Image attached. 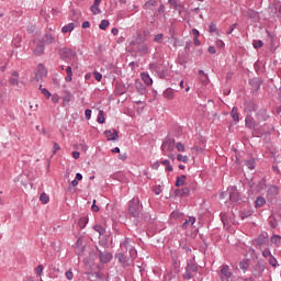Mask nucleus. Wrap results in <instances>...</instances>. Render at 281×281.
I'll return each instance as SVG.
<instances>
[{
	"mask_svg": "<svg viewBox=\"0 0 281 281\" xmlns=\"http://www.w3.org/2000/svg\"><path fill=\"white\" fill-rule=\"evenodd\" d=\"M245 126L247 128H256L258 126V123H256L255 119L250 116V114H247L245 117Z\"/></svg>",
	"mask_w": 281,
	"mask_h": 281,
	"instance_id": "1a4fd4ad",
	"label": "nucleus"
},
{
	"mask_svg": "<svg viewBox=\"0 0 281 281\" xmlns=\"http://www.w3.org/2000/svg\"><path fill=\"white\" fill-rule=\"evenodd\" d=\"M192 34L194 35V38H199L200 32L196 29L192 30Z\"/></svg>",
	"mask_w": 281,
	"mask_h": 281,
	"instance_id": "e2e57ef3",
	"label": "nucleus"
},
{
	"mask_svg": "<svg viewBox=\"0 0 281 281\" xmlns=\"http://www.w3.org/2000/svg\"><path fill=\"white\" fill-rule=\"evenodd\" d=\"M75 27H76L75 23H69L61 27V33L63 34L71 33V32H74Z\"/></svg>",
	"mask_w": 281,
	"mask_h": 281,
	"instance_id": "a211bd4d",
	"label": "nucleus"
},
{
	"mask_svg": "<svg viewBox=\"0 0 281 281\" xmlns=\"http://www.w3.org/2000/svg\"><path fill=\"white\" fill-rule=\"evenodd\" d=\"M82 27H83V30H87L88 27H91L90 22L89 21L83 22Z\"/></svg>",
	"mask_w": 281,
	"mask_h": 281,
	"instance_id": "0e129e2a",
	"label": "nucleus"
},
{
	"mask_svg": "<svg viewBox=\"0 0 281 281\" xmlns=\"http://www.w3.org/2000/svg\"><path fill=\"white\" fill-rule=\"evenodd\" d=\"M186 180H187L186 176L178 177L177 181H176V187H182L184 184Z\"/></svg>",
	"mask_w": 281,
	"mask_h": 281,
	"instance_id": "c756f323",
	"label": "nucleus"
},
{
	"mask_svg": "<svg viewBox=\"0 0 281 281\" xmlns=\"http://www.w3.org/2000/svg\"><path fill=\"white\" fill-rule=\"evenodd\" d=\"M140 78L146 86H148V87L151 86L153 79L149 77V75L147 72H142Z\"/></svg>",
	"mask_w": 281,
	"mask_h": 281,
	"instance_id": "6ab92c4d",
	"label": "nucleus"
},
{
	"mask_svg": "<svg viewBox=\"0 0 281 281\" xmlns=\"http://www.w3.org/2000/svg\"><path fill=\"white\" fill-rule=\"evenodd\" d=\"M72 100V93L69 91H65V95L63 97L64 103H69Z\"/></svg>",
	"mask_w": 281,
	"mask_h": 281,
	"instance_id": "393cba45",
	"label": "nucleus"
},
{
	"mask_svg": "<svg viewBox=\"0 0 281 281\" xmlns=\"http://www.w3.org/2000/svg\"><path fill=\"white\" fill-rule=\"evenodd\" d=\"M255 204H256V207H261V206H263L266 204V199L261 198V196H258L256 199Z\"/></svg>",
	"mask_w": 281,
	"mask_h": 281,
	"instance_id": "c85d7f7f",
	"label": "nucleus"
},
{
	"mask_svg": "<svg viewBox=\"0 0 281 281\" xmlns=\"http://www.w3.org/2000/svg\"><path fill=\"white\" fill-rule=\"evenodd\" d=\"M250 263L248 260H243L239 262V269L246 273L248 271V268H249Z\"/></svg>",
	"mask_w": 281,
	"mask_h": 281,
	"instance_id": "5701e85b",
	"label": "nucleus"
},
{
	"mask_svg": "<svg viewBox=\"0 0 281 281\" xmlns=\"http://www.w3.org/2000/svg\"><path fill=\"white\" fill-rule=\"evenodd\" d=\"M246 167L250 170L255 169V161L254 160H248L245 162Z\"/></svg>",
	"mask_w": 281,
	"mask_h": 281,
	"instance_id": "de8ad7c7",
	"label": "nucleus"
},
{
	"mask_svg": "<svg viewBox=\"0 0 281 281\" xmlns=\"http://www.w3.org/2000/svg\"><path fill=\"white\" fill-rule=\"evenodd\" d=\"M111 33H112V35L117 36V34H120V30H117V27H113L111 30Z\"/></svg>",
	"mask_w": 281,
	"mask_h": 281,
	"instance_id": "052dcab7",
	"label": "nucleus"
},
{
	"mask_svg": "<svg viewBox=\"0 0 281 281\" xmlns=\"http://www.w3.org/2000/svg\"><path fill=\"white\" fill-rule=\"evenodd\" d=\"M135 86H136V89L138 90V92H143L144 89H145L144 86L142 85V82L138 79H136Z\"/></svg>",
	"mask_w": 281,
	"mask_h": 281,
	"instance_id": "ea45409f",
	"label": "nucleus"
},
{
	"mask_svg": "<svg viewBox=\"0 0 281 281\" xmlns=\"http://www.w3.org/2000/svg\"><path fill=\"white\" fill-rule=\"evenodd\" d=\"M169 3H170V7H171L172 9H176V10H178L179 12H181L182 9H183V7L181 5V3L178 2L177 0H169Z\"/></svg>",
	"mask_w": 281,
	"mask_h": 281,
	"instance_id": "aec40b11",
	"label": "nucleus"
},
{
	"mask_svg": "<svg viewBox=\"0 0 281 281\" xmlns=\"http://www.w3.org/2000/svg\"><path fill=\"white\" fill-rule=\"evenodd\" d=\"M268 261H269V265H270L271 267H273V268H276L277 265H278L277 258H276L274 256H272V255L268 258Z\"/></svg>",
	"mask_w": 281,
	"mask_h": 281,
	"instance_id": "f704fd0d",
	"label": "nucleus"
},
{
	"mask_svg": "<svg viewBox=\"0 0 281 281\" xmlns=\"http://www.w3.org/2000/svg\"><path fill=\"white\" fill-rule=\"evenodd\" d=\"M55 42V37L53 34L47 33L45 34V44L49 45L53 44Z\"/></svg>",
	"mask_w": 281,
	"mask_h": 281,
	"instance_id": "a878e982",
	"label": "nucleus"
},
{
	"mask_svg": "<svg viewBox=\"0 0 281 281\" xmlns=\"http://www.w3.org/2000/svg\"><path fill=\"white\" fill-rule=\"evenodd\" d=\"M199 76H200V83L203 87H207L210 83V79H209V76L204 72V70H200Z\"/></svg>",
	"mask_w": 281,
	"mask_h": 281,
	"instance_id": "f8f14e48",
	"label": "nucleus"
},
{
	"mask_svg": "<svg viewBox=\"0 0 281 281\" xmlns=\"http://www.w3.org/2000/svg\"><path fill=\"white\" fill-rule=\"evenodd\" d=\"M104 134L109 142L117 140L120 138L117 130H105Z\"/></svg>",
	"mask_w": 281,
	"mask_h": 281,
	"instance_id": "423d86ee",
	"label": "nucleus"
},
{
	"mask_svg": "<svg viewBox=\"0 0 281 281\" xmlns=\"http://www.w3.org/2000/svg\"><path fill=\"white\" fill-rule=\"evenodd\" d=\"M190 193V189L189 188H184V189H182V191H181V195L182 196H186V195H188Z\"/></svg>",
	"mask_w": 281,
	"mask_h": 281,
	"instance_id": "13d9d810",
	"label": "nucleus"
},
{
	"mask_svg": "<svg viewBox=\"0 0 281 281\" xmlns=\"http://www.w3.org/2000/svg\"><path fill=\"white\" fill-rule=\"evenodd\" d=\"M216 47L218 49H223V48H225V43L222 40H217L216 41Z\"/></svg>",
	"mask_w": 281,
	"mask_h": 281,
	"instance_id": "8fccbe9b",
	"label": "nucleus"
},
{
	"mask_svg": "<svg viewBox=\"0 0 281 281\" xmlns=\"http://www.w3.org/2000/svg\"><path fill=\"white\" fill-rule=\"evenodd\" d=\"M53 148H54L53 154H56L58 150H60V146L57 143H54Z\"/></svg>",
	"mask_w": 281,
	"mask_h": 281,
	"instance_id": "bf43d9fd",
	"label": "nucleus"
},
{
	"mask_svg": "<svg viewBox=\"0 0 281 281\" xmlns=\"http://www.w3.org/2000/svg\"><path fill=\"white\" fill-rule=\"evenodd\" d=\"M85 116L87 120H91V116H92V110L90 109H86L85 111Z\"/></svg>",
	"mask_w": 281,
	"mask_h": 281,
	"instance_id": "3c124183",
	"label": "nucleus"
},
{
	"mask_svg": "<svg viewBox=\"0 0 281 281\" xmlns=\"http://www.w3.org/2000/svg\"><path fill=\"white\" fill-rule=\"evenodd\" d=\"M272 256L270 249H263L262 250V257L266 259H269Z\"/></svg>",
	"mask_w": 281,
	"mask_h": 281,
	"instance_id": "a18cd8bd",
	"label": "nucleus"
},
{
	"mask_svg": "<svg viewBox=\"0 0 281 281\" xmlns=\"http://www.w3.org/2000/svg\"><path fill=\"white\" fill-rule=\"evenodd\" d=\"M102 3V0H94L93 5L91 7L92 14H101L100 4Z\"/></svg>",
	"mask_w": 281,
	"mask_h": 281,
	"instance_id": "2eb2a0df",
	"label": "nucleus"
},
{
	"mask_svg": "<svg viewBox=\"0 0 281 281\" xmlns=\"http://www.w3.org/2000/svg\"><path fill=\"white\" fill-rule=\"evenodd\" d=\"M83 179V176L81 173L76 175V180L81 181Z\"/></svg>",
	"mask_w": 281,
	"mask_h": 281,
	"instance_id": "774afa93",
	"label": "nucleus"
},
{
	"mask_svg": "<svg viewBox=\"0 0 281 281\" xmlns=\"http://www.w3.org/2000/svg\"><path fill=\"white\" fill-rule=\"evenodd\" d=\"M65 71H66V74H67L68 76H74V71H72L71 66H67L66 69H65Z\"/></svg>",
	"mask_w": 281,
	"mask_h": 281,
	"instance_id": "6e6d98bb",
	"label": "nucleus"
},
{
	"mask_svg": "<svg viewBox=\"0 0 281 281\" xmlns=\"http://www.w3.org/2000/svg\"><path fill=\"white\" fill-rule=\"evenodd\" d=\"M235 27H237L236 23L231 26V30L226 31V35H232L234 30H235Z\"/></svg>",
	"mask_w": 281,
	"mask_h": 281,
	"instance_id": "4d7b16f0",
	"label": "nucleus"
},
{
	"mask_svg": "<svg viewBox=\"0 0 281 281\" xmlns=\"http://www.w3.org/2000/svg\"><path fill=\"white\" fill-rule=\"evenodd\" d=\"M52 102H53V103H58V102H59V97H58L57 94H54V95L52 97Z\"/></svg>",
	"mask_w": 281,
	"mask_h": 281,
	"instance_id": "680f3d73",
	"label": "nucleus"
},
{
	"mask_svg": "<svg viewBox=\"0 0 281 281\" xmlns=\"http://www.w3.org/2000/svg\"><path fill=\"white\" fill-rule=\"evenodd\" d=\"M93 229H94L95 232H98V234H100V236H102L103 234H105V228H104L103 226H101V225H94V226H93Z\"/></svg>",
	"mask_w": 281,
	"mask_h": 281,
	"instance_id": "7c9ffc66",
	"label": "nucleus"
},
{
	"mask_svg": "<svg viewBox=\"0 0 281 281\" xmlns=\"http://www.w3.org/2000/svg\"><path fill=\"white\" fill-rule=\"evenodd\" d=\"M209 53L212 54V55H215L216 54V49L214 46H210L209 47Z\"/></svg>",
	"mask_w": 281,
	"mask_h": 281,
	"instance_id": "69168bd1",
	"label": "nucleus"
},
{
	"mask_svg": "<svg viewBox=\"0 0 281 281\" xmlns=\"http://www.w3.org/2000/svg\"><path fill=\"white\" fill-rule=\"evenodd\" d=\"M93 76H94V79L98 81V82H101L102 79H103V75L99 71H94L93 72Z\"/></svg>",
	"mask_w": 281,
	"mask_h": 281,
	"instance_id": "a19ab883",
	"label": "nucleus"
},
{
	"mask_svg": "<svg viewBox=\"0 0 281 281\" xmlns=\"http://www.w3.org/2000/svg\"><path fill=\"white\" fill-rule=\"evenodd\" d=\"M196 272H198V266L192 260H189L186 267V272L183 273V279L191 280L194 278V274Z\"/></svg>",
	"mask_w": 281,
	"mask_h": 281,
	"instance_id": "f257e3e1",
	"label": "nucleus"
},
{
	"mask_svg": "<svg viewBox=\"0 0 281 281\" xmlns=\"http://www.w3.org/2000/svg\"><path fill=\"white\" fill-rule=\"evenodd\" d=\"M164 98L167 100H173L175 98V90L172 88H167L164 91Z\"/></svg>",
	"mask_w": 281,
	"mask_h": 281,
	"instance_id": "f3484780",
	"label": "nucleus"
},
{
	"mask_svg": "<svg viewBox=\"0 0 281 281\" xmlns=\"http://www.w3.org/2000/svg\"><path fill=\"white\" fill-rule=\"evenodd\" d=\"M181 216H182V213L179 212V211H175V212L171 213V217L175 218L176 221L178 218H180Z\"/></svg>",
	"mask_w": 281,
	"mask_h": 281,
	"instance_id": "09e8293b",
	"label": "nucleus"
},
{
	"mask_svg": "<svg viewBox=\"0 0 281 281\" xmlns=\"http://www.w3.org/2000/svg\"><path fill=\"white\" fill-rule=\"evenodd\" d=\"M279 194V189L277 187H270L268 189V195H278Z\"/></svg>",
	"mask_w": 281,
	"mask_h": 281,
	"instance_id": "72a5a7b5",
	"label": "nucleus"
},
{
	"mask_svg": "<svg viewBox=\"0 0 281 281\" xmlns=\"http://www.w3.org/2000/svg\"><path fill=\"white\" fill-rule=\"evenodd\" d=\"M160 164L167 167V171L171 172L173 170L172 166H170L169 160H162Z\"/></svg>",
	"mask_w": 281,
	"mask_h": 281,
	"instance_id": "4c0bfd02",
	"label": "nucleus"
},
{
	"mask_svg": "<svg viewBox=\"0 0 281 281\" xmlns=\"http://www.w3.org/2000/svg\"><path fill=\"white\" fill-rule=\"evenodd\" d=\"M113 259V255L111 252H101L100 254V261L102 263H109Z\"/></svg>",
	"mask_w": 281,
	"mask_h": 281,
	"instance_id": "4468645a",
	"label": "nucleus"
},
{
	"mask_svg": "<svg viewBox=\"0 0 281 281\" xmlns=\"http://www.w3.org/2000/svg\"><path fill=\"white\" fill-rule=\"evenodd\" d=\"M63 54H64V55H69V56H71V57H75V56H76V53H75L72 49H68V48H65V49L63 50Z\"/></svg>",
	"mask_w": 281,
	"mask_h": 281,
	"instance_id": "49530a36",
	"label": "nucleus"
},
{
	"mask_svg": "<svg viewBox=\"0 0 281 281\" xmlns=\"http://www.w3.org/2000/svg\"><path fill=\"white\" fill-rule=\"evenodd\" d=\"M65 277H66V279H67L68 281L74 280V272H72V270L66 271V272H65Z\"/></svg>",
	"mask_w": 281,
	"mask_h": 281,
	"instance_id": "c03bdc74",
	"label": "nucleus"
},
{
	"mask_svg": "<svg viewBox=\"0 0 281 281\" xmlns=\"http://www.w3.org/2000/svg\"><path fill=\"white\" fill-rule=\"evenodd\" d=\"M220 273L222 274V279L229 280L233 276V273L229 271L228 266H222V270H220Z\"/></svg>",
	"mask_w": 281,
	"mask_h": 281,
	"instance_id": "ddd939ff",
	"label": "nucleus"
},
{
	"mask_svg": "<svg viewBox=\"0 0 281 281\" xmlns=\"http://www.w3.org/2000/svg\"><path fill=\"white\" fill-rule=\"evenodd\" d=\"M133 89V86L131 83H125V85H117L116 86V92L119 94H125L126 92L131 91Z\"/></svg>",
	"mask_w": 281,
	"mask_h": 281,
	"instance_id": "6e6552de",
	"label": "nucleus"
},
{
	"mask_svg": "<svg viewBox=\"0 0 281 281\" xmlns=\"http://www.w3.org/2000/svg\"><path fill=\"white\" fill-rule=\"evenodd\" d=\"M228 191H231V201L238 202L240 196H239L237 188L231 187V188H228Z\"/></svg>",
	"mask_w": 281,
	"mask_h": 281,
	"instance_id": "9b49d317",
	"label": "nucleus"
},
{
	"mask_svg": "<svg viewBox=\"0 0 281 281\" xmlns=\"http://www.w3.org/2000/svg\"><path fill=\"white\" fill-rule=\"evenodd\" d=\"M72 158L79 159L80 158V153L79 151H72Z\"/></svg>",
	"mask_w": 281,
	"mask_h": 281,
	"instance_id": "338daca9",
	"label": "nucleus"
},
{
	"mask_svg": "<svg viewBox=\"0 0 281 281\" xmlns=\"http://www.w3.org/2000/svg\"><path fill=\"white\" fill-rule=\"evenodd\" d=\"M40 201L42 202V204H47L49 202V196L46 193H42L40 195Z\"/></svg>",
	"mask_w": 281,
	"mask_h": 281,
	"instance_id": "473e14b6",
	"label": "nucleus"
},
{
	"mask_svg": "<svg viewBox=\"0 0 281 281\" xmlns=\"http://www.w3.org/2000/svg\"><path fill=\"white\" fill-rule=\"evenodd\" d=\"M175 148H176V145L173 142H166L161 146L162 154L169 157L172 161H175L176 159L175 155L172 154Z\"/></svg>",
	"mask_w": 281,
	"mask_h": 281,
	"instance_id": "f03ea898",
	"label": "nucleus"
},
{
	"mask_svg": "<svg viewBox=\"0 0 281 281\" xmlns=\"http://www.w3.org/2000/svg\"><path fill=\"white\" fill-rule=\"evenodd\" d=\"M47 75H48V71L45 68V66L42 65V64L37 65V70H36V74H35L36 81L43 80L44 78L47 77Z\"/></svg>",
	"mask_w": 281,
	"mask_h": 281,
	"instance_id": "20e7f679",
	"label": "nucleus"
},
{
	"mask_svg": "<svg viewBox=\"0 0 281 281\" xmlns=\"http://www.w3.org/2000/svg\"><path fill=\"white\" fill-rule=\"evenodd\" d=\"M40 90H41V93H42L46 99H50L52 93H50L46 88H43L42 85H40Z\"/></svg>",
	"mask_w": 281,
	"mask_h": 281,
	"instance_id": "cd10ccee",
	"label": "nucleus"
},
{
	"mask_svg": "<svg viewBox=\"0 0 281 281\" xmlns=\"http://www.w3.org/2000/svg\"><path fill=\"white\" fill-rule=\"evenodd\" d=\"M137 52L142 56L148 55L149 54V45L147 43H140L138 45Z\"/></svg>",
	"mask_w": 281,
	"mask_h": 281,
	"instance_id": "9d476101",
	"label": "nucleus"
},
{
	"mask_svg": "<svg viewBox=\"0 0 281 281\" xmlns=\"http://www.w3.org/2000/svg\"><path fill=\"white\" fill-rule=\"evenodd\" d=\"M216 32H217L216 24L211 23V25H210V33H216Z\"/></svg>",
	"mask_w": 281,
	"mask_h": 281,
	"instance_id": "5fc2aeb1",
	"label": "nucleus"
},
{
	"mask_svg": "<svg viewBox=\"0 0 281 281\" xmlns=\"http://www.w3.org/2000/svg\"><path fill=\"white\" fill-rule=\"evenodd\" d=\"M91 209H92L93 212H99L100 211V207L97 205V200H93V204H92Z\"/></svg>",
	"mask_w": 281,
	"mask_h": 281,
	"instance_id": "864d4df0",
	"label": "nucleus"
},
{
	"mask_svg": "<svg viewBox=\"0 0 281 281\" xmlns=\"http://www.w3.org/2000/svg\"><path fill=\"white\" fill-rule=\"evenodd\" d=\"M139 211H140V206H139V203L137 200H132L130 202V213L133 215V216H138L139 214Z\"/></svg>",
	"mask_w": 281,
	"mask_h": 281,
	"instance_id": "39448f33",
	"label": "nucleus"
},
{
	"mask_svg": "<svg viewBox=\"0 0 281 281\" xmlns=\"http://www.w3.org/2000/svg\"><path fill=\"white\" fill-rule=\"evenodd\" d=\"M19 74L13 72V77H11L10 82L12 86H19V79H18Z\"/></svg>",
	"mask_w": 281,
	"mask_h": 281,
	"instance_id": "2f4dec72",
	"label": "nucleus"
},
{
	"mask_svg": "<svg viewBox=\"0 0 281 281\" xmlns=\"http://www.w3.org/2000/svg\"><path fill=\"white\" fill-rule=\"evenodd\" d=\"M156 1L155 0H149L148 2L145 3V7L147 9H150L151 7L156 5Z\"/></svg>",
	"mask_w": 281,
	"mask_h": 281,
	"instance_id": "603ef678",
	"label": "nucleus"
},
{
	"mask_svg": "<svg viewBox=\"0 0 281 281\" xmlns=\"http://www.w3.org/2000/svg\"><path fill=\"white\" fill-rule=\"evenodd\" d=\"M99 124H104L105 123V116H104V111L100 110L97 119Z\"/></svg>",
	"mask_w": 281,
	"mask_h": 281,
	"instance_id": "b1692460",
	"label": "nucleus"
},
{
	"mask_svg": "<svg viewBox=\"0 0 281 281\" xmlns=\"http://www.w3.org/2000/svg\"><path fill=\"white\" fill-rule=\"evenodd\" d=\"M162 40H164V34H157L156 36H155V40H154V42L155 43H157V44H161L162 43Z\"/></svg>",
	"mask_w": 281,
	"mask_h": 281,
	"instance_id": "37998d69",
	"label": "nucleus"
},
{
	"mask_svg": "<svg viewBox=\"0 0 281 281\" xmlns=\"http://www.w3.org/2000/svg\"><path fill=\"white\" fill-rule=\"evenodd\" d=\"M195 221H196L195 217L190 216L189 220H187L183 223V225H182L183 229H191V227L194 225Z\"/></svg>",
	"mask_w": 281,
	"mask_h": 281,
	"instance_id": "dca6fc26",
	"label": "nucleus"
},
{
	"mask_svg": "<svg viewBox=\"0 0 281 281\" xmlns=\"http://www.w3.org/2000/svg\"><path fill=\"white\" fill-rule=\"evenodd\" d=\"M270 243H271L272 245H274L276 247H280V246H281V236L273 235V236L270 238Z\"/></svg>",
	"mask_w": 281,
	"mask_h": 281,
	"instance_id": "412c9836",
	"label": "nucleus"
},
{
	"mask_svg": "<svg viewBox=\"0 0 281 281\" xmlns=\"http://www.w3.org/2000/svg\"><path fill=\"white\" fill-rule=\"evenodd\" d=\"M33 53L36 56L43 55L44 54V45L38 41H34L33 42Z\"/></svg>",
	"mask_w": 281,
	"mask_h": 281,
	"instance_id": "0eeeda50",
	"label": "nucleus"
},
{
	"mask_svg": "<svg viewBox=\"0 0 281 281\" xmlns=\"http://www.w3.org/2000/svg\"><path fill=\"white\" fill-rule=\"evenodd\" d=\"M177 160L187 164V162L189 161V157L179 154V155L177 156Z\"/></svg>",
	"mask_w": 281,
	"mask_h": 281,
	"instance_id": "e433bc0d",
	"label": "nucleus"
},
{
	"mask_svg": "<svg viewBox=\"0 0 281 281\" xmlns=\"http://www.w3.org/2000/svg\"><path fill=\"white\" fill-rule=\"evenodd\" d=\"M43 271H44V266H43V265H38V266L35 268V273H36L38 277H42Z\"/></svg>",
	"mask_w": 281,
	"mask_h": 281,
	"instance_id": "58836bf2",
	"label": "nucleus"
},
{
	"mask_svg": "<svg viewBox=\"0 0 281 281\" xmlns=\"http://www.w3.org/2000/svg\"><path fill=\"white\" fill-rule=\"evenodd\" d=\"M252 47H254L255 49H260V48L263 47V42L260 41V40L254 41V42H252Z\"/></svg>",
	"mask_w": 281,
	"mask_h": 281,
	"instance_id": "c9c22d12",
	"label": "nucleus"
},
{
	"mask_svg": "<svg viewBox=\"0 0 281 281\" xmlns=\"http://www.w3.org/2000/svg\"><path fill=\"white\" fill-rule=\"evenodd\" d=\"M175 148H177V150L179 153L186 151V146L183 144H181V143H178L177 145H175Z\"/></svg>",
	"mask_w": 281,
	"mask_h": 281,
	"instance_id": "79ce46f5",
	"label": "nucleus"
},
{
	"mask_svg": "<svg viewBox=\"0 0 281 281\" xmlns=\"http://www.w3.org/2000/svg\"><path fill=\"white\" fill-rule=\"evenodd\" d=\"M111 23L109 20H102L101 23L99 24L100 30H108L110 27Z\"/></svg>",
	"mask_w": 281,
	"mask_h": 281,
	"instance_id": "bb28decb",
	"label": "nucleus"
},
{
	"mask_svg": "<svg viewBox=\"0 0 281 281\" xmlns=\"http://www.w3.org/2000/svg\"><path fill=\"white\" fill-rule=\"evenodd\" d=\"M130 255H131V259H127L126 256L124 254H117L116 255V259L119 260V262L121 265H123L124 267L128 266V262L133 261L136 258V251L134 248H131L130 250ZM131 260V261H130Z\"/></svg>",
	"mask_w": 281,
	"mask_h": 281,
	"instance_id": "7ed1b4c3",
	"label": "nucleus"
},
{
	"mask_svg": "<svg viewBox=\"0 0 281 281\" xmlns=\"http://www.w3.org/2000/svg\"><path fill=\"white\" fill-rule=\"evenodd\" d=\"M231 116L233 117V121L239 122V113L237 106H233V110L231 111Z\"/></svg>",
	"mask_w": 281,
	"mask_h": 281,
	"instance_id": "4be33fe9",
	"label": "nucleus"
}]
</instances>
